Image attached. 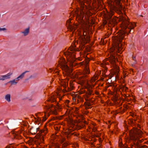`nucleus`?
Returning <instances> with one entry per match:
<instances>
[{
    "label": "nucleus",
    "mask_w": 148,
    "mask_h": 148,
    "mask_svg": "<svg viewBox=\"0 0 148 148\" xmlns=\"http://www.w3.org/2000/svg\"><path fill=\"white\" fill-rule=\"evenodd\" d=\"M123 23L124 31L120 33L116 36L114 40L115 48L118 51L122 49V45L121 42L124 38L125 33L130 32L131 31V29H133L135 26V24H133L130 23L128 20L126 18L123 20Z\"/></svg>",
    "instance_id": "nucleus-1"
},
{
    "label": "nucleus",
    "mask_w": 148,
    "mask_h": 148,
    "mask_svg": "<svg viewBox=\"0 0 148 148\" xmlns=\"http://www.w3.org/2000/svg\"><path fill=\"white\" fill-rule=\"evenodd\" d=\"M59 64L62 70H64L65 72H67L68 73H70L72 71L70 69L68 66L66 64L64 60L59 62Z\"/></svg>",
    "instance_id": "nucleus-2"
},
{
    "label": "nucleus",
    "mask_w": 148,
    "mask_h": 148,
    "mask_svg": "<svg viewBox=\"0 0 148 148\" xmlns=\"http://www.w3.org/2000/svg\"><path fill=\"white\" fill-rule=\"evenodd\" d=\"M12 73L10 72L6 75H1L0 77V80H4L5 79H9L10 78V76L12 75Z\"/></svg>",
    "instance_id": "nucleus-3"
},
{
    "label": "nucleus",
    "mask_w": 148,
    "mask_h": 148,
    "mask_svg": "<svg viewBox=\"0 0 148 148\" xmlns=\"http://www.w3.org/2000/svg\"><path fill=\"white\" fill-rule=\"evenodd\" d=\"M22 79L21 77L19 78V76H18L16 78V79L12 80H11L8 83H11V85H16V84L18 83V81L20 80V79Z\"/></svg>",
    "instance_id": "nucleus-4"
},
{
    "label": "nucleus",
    "mask_w": 148,
    "mask_h": 148,
    "mask_svg": "<svg viewBox=\"0 0 148 148\" xmlns=\"http://www.w3.org/2000/svg\"><path fill=\"white\" fill-rule=\"evenodd\" d=\"M110 56L111 58L110 60V62L112 64H114L116 60H117V59L115 57V54H114L113 53H111Z\"/></svg>",
    "instance_id": "nucleus-5"
},
{
    "label": "nucleus",
    "mask_w": 148,
    "mask_h": 148,
    "mask_svg": "<svg viewBox=\"0 0 148 148\" xmlns=\"http://www.w3.org/2000/svg\"><path fill=\"white\" fill-rule=\"evenodd\" d=\"M65 55L67 56V57L71 58V59H73L75 57V55L73 54L71 52H67L65 53Z\"/></svg>",
    "instance_id": "nucleus-6"
},
{
    "label": "nucleus",
    "mask_w": 148,
    "mask_h": 148,
    "mask_svg": "<svg viewBox=\"0 0 148 148\" xmlns=\"http://www.w3.org/2000/svg\"><path fill=\"white\" fill-rule=\"evenodd\" d=\"M134 132L135 136H136V137L137 138H138V136H140L142 134L141 131L140 130L138 129H136Z\"/></svg>",
    "instance_id": "nucleus-7"
},
{
    "label": "nucleus",
    "mask_w": 148,
    "mask_h": 148,
    "mask_svg": "<svg viewBox=\"0 0 148 148\" xmlns=\"http://www.w3.org/2000/svg\"><path fill=\"white\" fill-rule=\"evenodd\" d=\"M84 65L85 66V73L86 74H88L90 73V71L89 70L88 67V62H86L84 63Z\"/></svg>",
    "instance_id": "nucleus-8"
},
{
    "label": "nucleus",
    "mask_w": 148,
    "mask_h": 148,
    "mask_svg": "<svg viewBox=\"0 0 148 148\" xmlns=\"http://www.w3.org/2000/svg\"><path fill=\"white\" fill-rule=\"evenodd\" d=\"M71 21L70 20H68L67 21L66 25L68 28L70 29L71 30H73L74 28V27L71 25L70 23Z\"/></svg>",
    "instance_id": "nucleus-9"
},
{
    "label": "nucleus",
    "mask_w": 148,
    "mask_h": 148,
    "mask_svg": "<svg viewBox=\"0 0 148 148\" xmlns=\"http://www.w3.org/2000/svg\"><path fill=\"white\" fill-rule=\"evenodd\" d=\"M10 97V94H8L5 96V99L8 102H9L11 101Z\"/></svg>",
    "instance_id": "nucleus-10"
},
{
    "label": "nucleus",
    "mask_w": 148,
    "mask_h": 148,
    "mask_svg": "<svg viewBox=\"0 0 148 148\" xmlns=\"http://www.w3.org/2000/svg\"><path fill=\"white\" fill-rule=\"evenodd\" d=\"M40 114V113H38L37 114H36V116L38 118V119H36V118L35 117H34L35 119H36V124H37L38 125H39L40 124V122L41 121V119L40 118H39V117L38 116V114Z\"/></svg>",
    "instance_id": "nucleus-11"
},
{
    "label": "nucleus",
    "mask_w": 148,
    "mask_h": 148,
    "mask_svg": "<svg viewBox=\"0 0 148 148\" xmlns=\"http://www.w3.org/2000/svg\"><path fill=\"white\" fill-rule=\"evenodd\" d=\"M29 32V28H27L25 29V30L22 32V33L24 34L25 36H27L28 35Z\"/></svg>",
    "instance_id": "nucleus-12"
},
{
    "label": "nucleus",
    "mask_w": 148,
    "mask_h": 148,
    "mask_svg": "<svg viewBox=\"0 0 148 148\" xmlns=\"http://www.w3.org/2000/svg\"><path fill=\"white\" fill-rule=\"evenodd\" d=\"M84 15H85L84 18L85 19H86V24L88 23H89V15L88 14L86 13L85 14L84 13Z\"/></svg>",
    "instance_id": "nucleus-13"
},
{
    "label": "nucleus",
    "mask_w": 148,
    "mask_h": 148,
    "mask_svg": "<svg viewBox=\"0 0 148 148\" xmlns=\"http://www.w3.org/2000/svg\"><path fill=\"white\" fill-rule=\"evenodd\" d=\"M135 147L136 148H146V146L145 145L141 146L138 143L135 145Z\"/></svg>",
    "instance_id": "nucleus-14"
},
{
    "label": "nucleus",
    "mask_w": 148,
    "mask_h": 148,
    "mask_svg": "<svg viewBox=\"0 0 148 148\" xmlns=\"http://www.w3.org/2000/svg\"><path fill=\"white\" fill-rule=\"evenodd\" d=\"M45 117H43V120L45 121L47 119V117L49 115V114L48 113L44 112Z\"/></svg>",
    "instance_id": "nucleus-15"
},
{
    "label": "nucleus",
    "mask_w": 148,
    "mask_h": 148,
    "mask_svg": "<svg viewBox=\"0 0 148 148\" xmlns=\"http://www.w3.org/2000/svg\"><path fill=\"white\" fill-rule=\"evenodd\" d=\"M28 71H26L22 73L19 76V78H21L22 79L24 77L25 74L27 72H28Z\"/></svg>",
    "instance_id": "nucleus-16"
},
{
    "label": "nucleus",
    "mask_w": 148,
    "mask_h": 148,
    "mask_svg": "<svg viewBox=\"0 0 148 148\" xmlns=\"http://www.w3.org/2000/svg\"><path fill=\"white\" fill-rule=\"evenodd\" d=\"M49 101H51V102H53L56 101V100L55 98L51 97Z\"/></svg>",
    "instance_id": "nucleus-17"
},
{
    "label": "nucleus",
    "mask_w": 148,
    "mask_h": 148,
    "mask_svg": "<svg viewBox=\"0 0 148 148\" xmlns=\"http://www.w3.org/2000/svg\"><path fill=\"white\" fill-rule=\"evenodd\" d=\"M36 75V74H34L33 75H31L29 77V78L27 79V80H28L29 79L32 78H34L35 77Z\"/></svg>",
    "instance_id": "nucleus-18"
},
{
    "label": "nucleus",
    "mask_w": 148,
    "mask_h": 148,
    "mask_svg": "<svg viewBox=\"0 0 148 148\" xmlns=\"http://www.w3.org/2000/svg\"><path fill=\"white\" fill-rule=\"evenodd\" d=\"M70 112H68V111H67V112H65V114L66 115H68L69 117H70V114H70ZM71 114H70V115H71Z\"/></svg>",
    "instance_id": "nucleus-19"
},
{
    "label": "nucleus",
    "mask_w": 148,
    "mask_h": 148,
    "mask_svg": "<svg viewBox=\"0 0 148 148\" xmlns=\"http://www.w3.org/2000/svg\"><path fill=\"white\" fill-rule=\"evenodd\" d=\"M78 117H80L81 119L82 120H84V117L82 115L80 114H78Z\"/></svg>",
    "instance_id": "nucleus-20"
},
{
    "label": "nucleus",
    "mask_w": 148,
    "mask_h": 148,
    "mask_svg": "<svg viewBox=\"0 0 148 148\" xmlns=\"http://www.w3.org/2000/svg\"><path fill=\"white\" fill-rule=\"evenodd\" d=\"M87 100L89 101V105L91 103H92L93 102L91 100L90 98H88L87 99Z\"/></svg>",
    "instance_id": "nucleus-21"
},
{
    "label": "nucleus",
    "mask_w": 148,
    "mask_h": 148,
    "mask_svg": "<svg viewBox=\"0 0 148 148\" xmlns=\"http://www.w3.org/2000/svg\"><path fill=\"white\" fill-rule=\"evenodd\" d=\"M6 30V29L5 28H0V31H4Z\"/></svg>",
    "instance_id": "nucleus-22"
},
{
    "label": "nucleus",
    "mask_w": 148,
    "mask_h": 148,
    "mask_svg": "<svg viewBox=\"0 0 148 148\" xmlns=\"http://www.w3.org/2000/svg\"><path fill=\"white\" fill-rule=\"evenodd\" d=\"M71 66H74L75 65L76 63H74V62H72V61H71Z\"/></svg>",
    "instance_id": "nucleus-23"
},
{
    "label": "nucleus",
    "mask_w": 148,
    "mask_h": 148,
    "mask_svg": "<svg viewBox=\"0 0 148 148\" xmlns=\"http://www.w3.org/2000/svg\"><path fill=\"white\" fill-rule=\"evenodd\" d=\"M84 17V15H82L81 16V20L82 21H83V22H84V21L83 20V18Z\"/></svg>",
    "instance_id": "nucleus-24"
},
{
    "label": "nucleus",
    "mask_w": 148,
    "mask_h": 148,
    "mask_svg": "<svg viewBox=\"0 0 148 148\" xmlns=\"http://www.w3.org/2000/svg\"><path fill=\"white\" fill-rule=\"evenodd\" d=\"M82 122L83 123H84L85 121H81L80 119H79L78 120V123H82Z\"/></svg>",
    "instance_id": "nucleus-25"
},
{
    "label": "nucleus",
    "mask_w": 148,
    "mask_h": 148,
    "mask_svg": "<svg viewBox=\"0 0 148 148\" xmlns=\"http://www.w3.org/2000/svg\"><path fill=\"white\" fill-rule=\"evenodd\" d=\"M70 50L71 51H75V49L72 48H71L70 49Z\"/></svg>",
    "instance_id": "nucleus-26"
},
{
    "label": "nucleus",
    "mask_w": 148,
    "mask_h": 148,
    "mask_svg": "<svg viewBox=\"0 0 148 148\" xmlns=\"http://www.w3.org/2000/svg\"><path fill=\"white\" fill-rule=\"evenodd\" d=\"M92 94V91H90L89 92V94L90 95H91Z\"/></svg>",
    "instance_id": "nucleus-27"
},
{
    "label": "nucleus",
    "mask_w": 148,
    "mask_h": 148,
    "mask_svg": "<svg viewBox=\"0 0 148 148\" xmlns=\"http://www.w3.org/2000/svg\"><path fill=\"white\" fill-rule=\"evenodd\" d=\"M122 148H129L126 146H123Z\"/></svg>",
    "instance_id": "nucleus-28"
},
{
    "label": "nucleus",
    "mask_w": 148,
    "mask_h": 148,
    "mask_svg": "<svg viewBox=\"0 0 148 148\" xmlns=\"http://www.w3.org/2000/svg\"><path fill=\"white\" fill-rule=\"evenodd\" d=\"M39 129V128H36V132H37L38 130Z\"/></svg>",
    "instance_id": "nucleus-29"
},
{
    "label": "nucleus",
    "mask_w": 148,
    "mask_h": 148,
    "mask_svg": "<svg viewBox=\"0 0 148 148\" xmlns=\"http://www.w3.org/2000/svg\"><path fill=\"white\" fill-rule=\"evenodd\" d=\"M135 57H134V56H133V57H132V58H133V60H134V59H135Z\"/></svg>",
    "instance_id": "nucleus-30"
},
{
    "label": "nucleus",
    "mask_w": 148,
    "mask_h": 148,
    "mask_svg": "<svg viewBox=\"0 0 148 148\" xmlns=\"http://www.w3.org/2000/svg\"><path fill=\"white\" fill-rule=\"evenodd\" d=\"M53 112V114H55V112H54V111H53V112Z\"/></svg>",
    "instance_id": "nucleus-31"
},
{
    "label": "nucleus",
    "mask_w": 148,
    "mask_h": 148,
    "mask_svg": "<svg viewBox=\"0 0 148 148\" xmlns=\"http://www.w3.org/2000/svg\"><path fill=\"white\" fill-rule=\"evenodd\" d=\"M119 7H120V8H119V9L120 10V9L121 8V6L120 5Z\"/></svg>",
    "instance_id": "nucleus-32"
},
{
    "label": "nucleus",
    "mask_w": 148,
    "mask_h": 148,
    "mask_svg": "<svg viewBox=\"0 0 148 148\" xmlns=\"http://www.w3.org/2000/svg\"><path fill=\"white\" fill-rule=\"evenodd\" d=\"M81 63L82 64V65H83V64H82L83 63V62H81Z\"/></svg>",
    "instance_id": "nucleus-33"
},
{
    "label": "nucleus",
    "mask_w": 148,
    "mask_h": 148,
    "mask_svg": "<svg viewBox=\"0 0 148 148\" xmlns=\"http://www.w3.org/2000/svg\"><path fill=\"white\" fill-rule=\"evenodd\" d=\"M117 101V99L116 98H115V101Z\"/></svg>",
    "instance_id": "nucleus-34"
},
{
    "label": "nucleus",
    "mask_w": 148,
    "mask_h": 148,
    "mask_svg": "<svg viewBox=\"0 0 148 148\" xmlns=\"http://www.w3.org/2000/svg\"><path fill=\"white\" fill-rule=\"evenodd\" d=\"M126 100L127 101H128V99H126Z\"/></svg>",
    "instance_id": "nucleus-35"
},
{
    "label": "nucleus",
    "mask_w": 148,
    "mask_h": 148,
    "mask_svg": "<svg viewBox=\"0 0 148 148\" xmlns=\"http://www.w3.org/2000/svg\"><path fill=\"white\" fill-rule=\"evenodd\" d=\"M111 16H110V17H111Z\"/></svg>",
    "instance_id": "nucleus-36"
}]
</instances>
